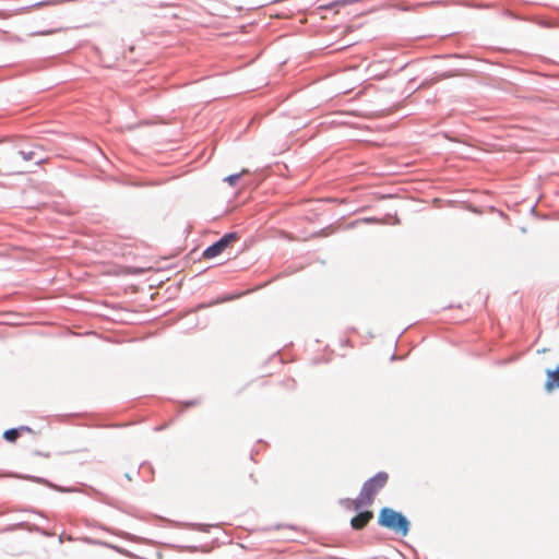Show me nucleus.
Returning <instances> with one entry per match:
<instances>
[{
	"instance_id": "obj_1",
	"label": "nucleus",
	"mask_w": 559,
	"mask_h": 559,
	"mask_svg": "<svg viewBox=\"0 0 559 559\" xmlns=\"http://www.w3.org/2000/svg\"><path fill=\"white\" fill-rule=\"evenodd\" d=\"M389 475L385 472H379L372 478L368 479L360 490L358 498L350 503L355 510L372 504L376 495L386 485Z\"/></svg>"
},
{
	"instance_id": "obj_2",
	"label": "nucleus",
	"mask_w": 559,
	"mask_h": 559,
	"mask_svg": "<svg viewBox=\"0 0 559 559\" xmlns=\"http://www.w3.org/2000/svg\"><path fill=\"white\" fill-rule=\"evenodd\" d=\"M378 523L388 530L395 532L402 536H406L409 531L408 520L400 512L391 509L383 508L378 516Z\"/></svg>"
},
{
	"instance_id": "obj_3",
	"label": "nucleus",
	"mask_w": 559,
	"mask_h": 559,
	"mask_svg": "<svg viewBox=\"0 0 559 559\" xmlns=\"http://www.w3.org/2000/svg\"><path fill=\"white\" fill-rule=\"evenodd\" d=\"M36 153L34 151H19L12 156L8 157L3 162L0 173L3 175H15L24 173V169L20 166L21 160L29 162L35 159Z\"/></svg>"
},
{
	"instance_id": "obj_4",
	"label": "nucleus",
	"mask_w": 559,
	"mask_h": 559,
	"mask_svg": "<svg viewBox=\"0 0 559 559\" xmlns=\"http://www.w3.org/2000/svg\"><path fill=\"white\" fill-rule=\"evenodd\" d=\"M239 239L236 233H229L224 235L218 241L206 248L203 252L204 259H214L225 252L228 248Z\"/></svg>"
},
{
	"instance_id": "obj_5",
	"label": "nucleus",
	"mask_w": 559,
	"mask_h": 559,
	"mask_svg": "<svg viewBox=\"0 0 559 559\" xmlns=\"http://www.w3.org/2000/svg\"><path fill=\"white\" fill-rule=\"evenodd\" d=\"M373 518L371 511H364L354 516L350 521V525L354 530H362Z\"/></svg>"
},
{
	"instance_id": "obj_6",
	"label": "nucleus",
	"mask_w": 559,
	"mask_h": 559,
	"mask_svg": "<svg viewBox=\"0 0 559 559\" xmlns=\"http://www.w3.org/2000/svg\"><path fill=\"white\" fill-rule=\"evenodd\" d=\"M546 374L545 390L550 393L555 389H559V366L555 370L548 369Z\"/></svg>"
},
{
	"instance_id": "obj_7",
	"label": "nucleus",
	"mask_w": 559,
	"mask_h": 559,
	"mask_svg": "<svg viewBox=\"0 0 559 559\" xmlns=\"http://www.w3.org/2000/svg\"><path fill=\"white\" fill-rule=\"evenodd\" d=\"M19 437H20V430H17L16 428L5 430L3 433L4 440H7L9 442H15Z\"/></svg>"
},
{
	"instance_id": "obj_8",
	"label": "nucleus",
	"mask_w": 559,
	"mask_h": 559,
	"mask_svg": "<svg viewBox=\"0 0 559 559\" xmlns=\"http://www.w3.org/2000/svg\"><path fill=\"white\" fill-rule=\"evenodd\" d=\"M247 173H248L247 169H242V171L239 174H235V175H230V176L226 177L225 181H227L230 186H235L237 183V181L240 179V177Z\"/></svg>"
},
{
	"instance_id": "obj_9",
	"label": "nucleus",
	"mask_w": 559,
	"mask_h": 559,
	"mask_svg": "<svg viewBox=\"0 0 559 559\" xmlns=\"http://www.w3.org/2000/svg\"><path fill=\"white\" fill-rule=\"evenodd\" d=\"M16 429L20 430V436L23 432H32V429L29 427H26V426H21V427L16 428Z\"/></svg>"
}]
</instances>
